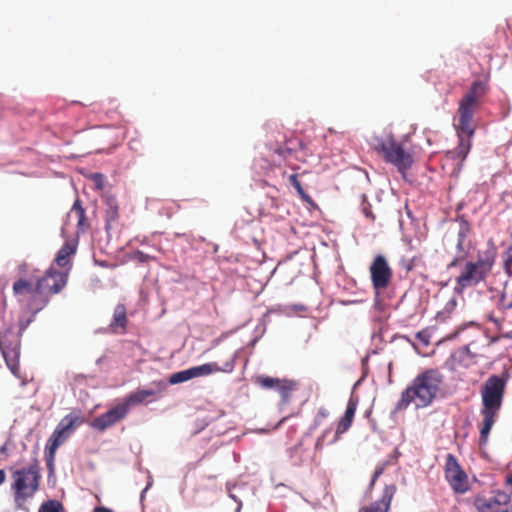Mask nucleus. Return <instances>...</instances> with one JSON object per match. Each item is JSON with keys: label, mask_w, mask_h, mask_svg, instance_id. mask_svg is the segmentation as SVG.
<instances>
[{"label": "nucleus", "mask_w": 512, "mask_h": 512, "mask_svg": "<svg viewBox=\"0 0 512 512\" xmlns=\"http://www.w3.org/2000/svg\"><path fill=\"white\" fill-rule=\"evenodd\" d=\"M469 232H470L469 222L465 219H461L459 221V231L457 234V241L465 242V239L467 238Z\"/></svg>", "instance_id": "30"}, {"label": "nucleus", "mask_w": 512, "mask_h": 512, "mask_svg": "<svg viewBox=\"0 0 512 512\" xmlns=\"http://www.w3.org/2000/svg\"><path fill=\"white\" fill-rule=\"evenodd\" d=\"M72 211H74V212L76 213V215H78V214H82V213H85V210H84V208L82 207V204H81V202H80V200H79V199H77V200L74 202V204H73V206H72Z\"/></svg>", "instance_id": "41"}, {"label": "nucleus", "mask_w": 512, "mask_h": 512, "mask_svg": "<svg viewBox=\"0 0 512 512\" xmlns=\"http://www.w3.org/2000/svg\"><path fill=\"white\" fill-rule=\"evenodd\" d=\"M456 250H457V255L464 254L466 256V251L464 249V242L457 241Z\"/></svg>", "instance_id": "44"}, {"label": "nucleus", "mask_w": 512, "mask_h": 512, "mask_svg": "<svg viewBox=\"0 0 512 512\" xmlns=\"http://www.w3.org/2000/svg\"><path fill=\"white\" fill-rule=\"evenodd\" d=\"M413 397L411 396L409 390L406 388L402 394L401 398L398 400V402L395 405V411H401L408 407V405L413 401Z\"/></svg>", "instance_id": "27"}, {"label": "nucleus", "mask_w": 512, "mask_h": 512, "mask_svg": "<svg viewBox=\"0 0 512 512\" xmlns=\"http://www.w3.org/2000/svg\"><path fill=\"white\" fill-rule=\"evenodd\" d=\"M371 145L378 153H381L384 160L395 165L400 173H405L413 164L412 156L406 153L402 145L396 142L392 135L386 138L374 136Z\"/></svg>", "instance_id": "4"}, {"label": "nucleus", "mask_w": 512, "mask_h": 512, "mask_svg": "<svg viewBox=\"0 0 512 512\" xmlns=\"http://www.w3.org/2000/svg\"><path fill=\"white\" fill-rule=\"evenodd\" d=\"M152 388L149 389H138L133 393H130L126 399L125 404H128V408L132 405L143 403L148 397L154 396L167 388V383L164 381H158L153 383Z\"/></svg>", "instance_id": "14"}, {"label": "nucleus", "mask_w": 512, "mask_h": 512, "mask_svg": "<svg viewBox=\"0 0 512 512\" xmlns=\"http://www.w3.org/2000/svg\"><path fill=\"white\" fill-rule=\"evenodd\" d=\"M383 472V469L382 468H379V469H376L373 473V476H372V479L370 481V487H372L375 483V481L377 480V478L382 474Z\"/></svg>", "instance_id": "43"}, {"label": "nucleus", "mask_w": 512, "mask_h": 512, "mask_svg": "<svg viewBox=\"0 0 512 512\" xmlns=\"http://www.w3.org/2000/svg\"><path fill=\"white\" fill-rule=\"evenodd\" d=\"M40 311V308H36L33 310L32 315L28 318L20 317L19 318V334L21 335L28 326L34 321L35 315Z\"/></svg>", "instance_id": "31"}, {"label": "nucleus", "mask_w": 512, "mask_h": 512, "mask_svg": "<svg viewBox=\"0 0 512 512\" xmlns=\"http://www.w3.org/2000/svg\"><path fill=\"white\" fill-rule=\"evenodd\" d=\"M66 285V275L59 270L50 267L45 275L38 279L36 286L25 279H19L13 284V292L15 296L21 297L23 295H33L35 292L38 294L44 293L49 290L53 294H57Z\"/></svg>", "instance_id": "2"}, {"label": "nucleus", "mask_w": 512, "mask_h": 512, "mask_svg": "<svg viewBox=\"0 0 512 512\" xmlns=\"http://www.w3.org/2000/svg\"><path fill=\"white\" fill-rule=\"evenodd\" d=\"M79 421V413L71 412L60 420L52 434L64 443Z\"/></svg>", "instance_id": "16"}, {"label": "nucleus", "mask_w": 512, "mask_h": 512, "mask_svg": "<svg viewBox=\"0 0 512 512\" xmlns=\"http://www.w3.org/2000/svg\"><path fill=\"white\" fill-rule=\"evenodd\" d=\"M506 484L512 486V472L506 477Z\"/></svg>", "instance_id": "48"}, {"label": "nucleus", "mask_w": 512, "mask_h": 512, "mask_svg": "<svg viewBox=\"0 0 512 512\" xmlns=\"http://www.w3.org/2000/svg\"><path fill=\"white\" fill-rule=\"evenodd\" d=\"M510 495L505 492H498L490 498L477 497L475 507L479 512H512V507L503 508L510 502Z\"/></svg>", "instance_id": "10"}, {"label": "nucleus", "mask_w": 512, "mask_h": 512, "mask_svg": "<svg viewBox=\"0 0 512 512\" xmlns=\"http://www.w3.org/2000/svg\"><path fill=\"white\" fill-rule=\"evenodd\" d=\"M421 341H424L426 344L428 343V341H425L424 340V336H421V338H419Z\"/></svg>", "instance_id": "54"}, {"label": "nucleus", "mask_w": 512, "mask_h": 512, "mask_svg": "<svg viewBox=\"0 0 512 512\" xmlns=\"http://www.w3.org/2000/svg\"><path fill=\"white\" fill-rule=\"evenodd\" d=\"M445 478L456 493L463 494L468 490L467 475L451 453L446 456Z\"/></svg>", "instance_id": "8"}, {"label": "nucleus", "mask_w": 512, "mask_h": 512, "mask_svg": "<svg viewBox=\"0 0 512 512\" xmlns=\"http://www.w3.org/2000/svg\"><path fill=\"white\" fill-rule=\"evenodd\" d=\"M128 410V404H125V402L120 403L100 416L94 418L91 425L99 431H104L119 420L123 419L127 415Z\"/></svg>", "instance_id": "11"}, {"label": "nucleus", "mask_w": 512, "mask_h": 512, "mask_svg": "<svg viewBox=\"0 0 512 512\" xmlns=\"http://www.w3.org/2000/svg\"><path fill=\"white\" fill-rule=\"evenodd\" d=\"M329 416V411L324 408V407H320L318 409V412L313 420V423L311 424V426L309 427L308 429V434H312L313 431H315L318 426H320L322 424V422Z\"/></svg>", "instance_id": "25"}, {"label": "nucleus", "mask_w": 512, "mask_h": 512, "mask_svg": "<svg viewBox=\"0 0 512 512\" xmlns=\"http://www.w3.org/2000/svg\"><path fill=\"white\" fill-rule=\"evenodd\" d=\"M489 248L480 253L475 263L480 266L486 273H490L496 258V247L490 240L488 242Z\"/></svg>", "instance_id": "21"}, {"label": "nucleus", "mask_w": 512, "mask_h": 512, "mask_svg": "<svg viewBox=\"0 0 512 512\" xmlns=\"http://www.w3.org/2000/svg\"><path fill=\"white\" fill-rule=\"evenodd\" d=\"M489 274L486 273L475 262L469 261L465 264L462 273L456 278V286L454 292L461 294L464 289L478 285L484 281Z\"/></svg>", "instance_id": "9"}, {"label": "nucleus", "mask_w": 512, "mask_h": 512, "mask_svg": "<svg viewBox=\"0 0 512 512\" xmlns=\"http://www.w3.org/2000/svg\"><path fill=\"white\" fill-rule=\"evenodd\" d=\"M0 350L2 352L3 358L9 370L17 375L19 370V357H20V348L17 344L12 345L6 344L4 341L0 340Z\"/></svg>", "instance_id": "17"}, {"label": "nucleus", "mask_w": 512, "mask_h": 512, "mask_svg": "<svg viewBox=\"0 0 512 512\" xmlns=\"http://www.w3.org/2000/svg\"><path fill=\"white\" fill-rule=\"evenodd\" d=\"M508 375L504 377L499 375H491L485 381L482 390V409L481 415L483 422L480 429L479 444L480 446L486 445L490 431L495 423V416L498 414L505 393L506 382Z\"/></svg>", "instance_id": "1"}, {"label": "nucleus", "mask_w": 512, "mask_h": 512, "mask_svg": "<svg viewBox=\"0 0 512 512\" xmlns=\"http://www.w3.org/2000/svg\"><path fill=\"white\" fill-rule=\"evenodd\" d=\"M38 512H64V508L58 500H48L40 506Z\"/></svg>", "instance_id": "26"}, {"label": "nucleus", "mask_w": 512, "mask_h": 512, "mask_svg": "<svg viewBox=\"0 0 512 512\" xmlns=\"http://www.w3.org/2000/svg\"><path fill=\"white\" fill-rule=\"evenodd\" d=\"M458 137H459V143L454 151L451 153L453 154V157L457 156L460 158V164L458 167V170L461 169L463 161L466 159L467 155L469 154V151L471 149V137L473 135H468L467 133H463L460 131L458 124L456 125Z\"/></svg>", "instance_id": "20"}, {"label": "nucleus", "mask_w": 512, "mask_h": 512, "mask_svg": "<svg viewBox=\"0 0 512 512\" xmlns=\"http://www.w3.org/2000/svg\"><path fill=\"white\" fill-rule=\"evenodd\" d=\"M103 200L106 206L104 214L105 230L107 233H109V231L112 229L113 224L117 222L119 218V206L117 199L114 195L105 194L103 196Z\"/></svg>", "instance_id": "18"}, {"label": "nucleus", "mask_w": 512, "mask_h": 512, "mask_svg": "<svg viewBox=\"0 0 512 512\" xmlns=\"http://www.w3.org/2000/svg\"><path fill=\"white\" fill-rule=\"evenodd\" d=\"M61 444H63V442L61 440H59L58 437H56L55 435L51 434L50 438L48 439V441L46 443L44 453H50V455L51 454L55 455L58 447Z\"/></svg>", "instance_id": "29"}, {"label": "nucleus", "mask_w": 512, "mask_h": 512, "mask_svg": "<svg viewBox=\"0 0 512 512\" xmlns=\"http://www.w3.org/2000/svg\"><path fill=\"white\" fill-rule=\"evenodd\" d=\"M395 491L396 488L394 485H386L381 500L375 501L371 505L361 508L359 512H387Z\"/></svg>", "instance_id": "19"}, {"label": "nucleus", "mask_w": 512, "mask_h": 512, "mask_svg": "<svg viewBox=\"0 0 512 512\" xmlns=\"http://www.w3.org/2000/svg\"><path fill=\"white\" fill-rule=\"evenodd\" d=\"M91 179H92L96 189H98V190L103 189L104 183H105V177L103 174L98 173V172L93 173L91 175Z\"/></svg>", "instance_id": "33"}, {"label": "nucleus", "mask_w": 512, "mask_h": 512, "mask_svg": "<svg viewBox=\"0 0 512 512\" xmlns=\"http://www.w3.org/2000/svg\"><path fill=\"white\" fill-rule=\"evenodd\" d=\"M363 213H364V215H365L367 218H369V219H371V220H374V219H375V216H374V214H373V213H372V211H371L370 204H368L367 206H364V207H363Z\"/></svg>", "instance_id": "42"}, {"label": "nucleus", "mask_w": 512, "mask_h": 512, "mask_svg": "<svg viewBox=\"0 0 512 512\" xmlns=\"http://www.w3.org/2000/svg\"><path fill=\"white\" fill-rule=\"evenodd\" d=\"M6 451H7L6 445H2L0 447V454H6Z\"/></svg>", "instance_id": "52"}, {"label": "nucleus", "mask_w": 512, "mask_h": 512, "mask_svg": "<svg viewBox=\"0 0 512 512\" xmlns=\"http://www.w3.org/2000/svg\"><path fill=\"white\" fill-rule=\"evenodd\" d=\"M289 181L291 185L296 189L300 196H306L304 189L302 188L301 183L297 179V175L291 174L289 176Z\"/></svg>", "instance_id": "34"}, {"label": "nucleus", "mask_w": 512, "mask_h": 512, "mask_svg": "<svg viewBox=\"0 0 512 512\" xmlns=\"http://www.w3.org/2000/svg\"><path fill=\"white\" fill-rule=\"evenodd\" d=\"M188 380H191V374H190L189 368L172 373L168 378V382H166V383H167V385L168 384L176 385V384L184 383Z\"/></svg>", "instance_id": "24"}, {"label": "nucleus", "mask_w": 512, "mask_h": 512, "mask_svg": "<svg viewBox=\"0 0 512 512\" xmlns=\"http://www.w3.org/2000/svg\"><path fill=\"white\" fill-rule=\"evenodd\" d=\"M44 454H45V461H46L48 473H49V476H51L54 474V470H55V465H54L55 455L54 454L50 455V453H44Z\"/></svg>", "instance_id": "35"}, {"label": "nucleus", "mask_w": 512, "mask_h": 512, "mask_svg": "<svg viewBox=\"0 0 512 512\" xmlns=\"http://www.w3.org/2000/svg\"><path fill=\"white\" fill-rule=\"evenodd\" d=\"M303 452L304 449L301 443L295 445L293 448L290 449L289 454L294 465H300L303 462Z\"/></svg>", "instance_id": "28"}, {"label": "nucleus", "mask_w": 512, "mask_h": 512, "mask_svg": "<svg viewBox=\"0 0 512 512\" xmlns=\"http://www.w3.org/2000/svg\"><path fill=\"white\" fill-rule=\"evenodd\" d=\"M227 489L229 491V497L234 500L236 503H237V508H236V511L235 512H240L241 511V508H242V501L235 495L233 494L231 491H230V486L229 484H227Z\"/></svg>", "instance_id": "39"}, {"label": "nucleus", "mask_w": 512, "mask_h": 512, "mask_svg": "<svg viewBox=\"0 0 512 512\" xmlns=\"http://www.w3.org/2000/svg\"><path fill=\"white\" fill-rule=\"evenodd\" d=\"M503 337L507 339H512V330L504 333Z\"/></svg>", "instance_id": "50"}, {"label": "nucleus", "mask_w": 512, "mask_h": 512, "mask_svg": "<svg viewBox=\"0 0 512 512\" xmlns=\"http://www.w3.org/2000/svg\"><path fill=\"white\" fill-rule=\"evenodd\" d=\"M134 257L135 259H137L139 262L141 263H147L149 262L150 260L154 259V257L140 251V250H137L134 254Z\"/></svg>", "instance_id": "38"}, {"label": "nucleus", "mask_w": 512, "mask_h": 512, "mask_svg": "<svg viewBox=\"0 0 512 512\" xmlns=\"http://www.w3.org/2000/svg\"><path fill=\"white\" fill-rule=\"evenodd\" d=\"M234 369L233 360L225 362L223 367H220L216 362L205 363L199 366L189 368L191 379L197 377L208 376L215 372H231Z\"/></svg>", "instance_id": "15"}, {"label": "nucleus", "mask_w": 512, "mask_h": 512, "mask_svg": "<svg viewBox=\"0 0 512 512\" xmlns=\"http://www.w3.org/2000/svg\"><path fill=\"white\" fill-rule=\"evenodd\" d=\"M502 308H503L504 310H506V309H512V302H509V303H507V304H506V303H503V304H502Z\"/></svg>", "instance_id": "49"}, {"label": "nucleus", "mask_w": 512, "mask_h": 512, "mask_svg": "<svg viewBox=\"0 0 512 512\" xmlns=\"http://www.w3.org/2000/svg\"><path fill=\"white\" fill-rule=\"evenodd\" d=\"M332 431L331 428H327L324 430V432L322 433V435L317 439L316 443H315V449L316 450H320L322 449L323 447V444H324V441L326 440L328 434H330Z\"/></svg>", "instance_id": "37"}, {"label": "nucleus", "mask_w": 512, "mask_h": 512, "mask_svg": "<svg viewBox=\"0 0 512 512\" xmlns=\"http://www.w3.org/2000/svg\"><path fill=\"white\" fill-rule=\"evenodd\" d=\"M127 322L126 309L122 304H118L114 309L113 320L110 324L111 327L120 326L125 327Z\"/></svg>", "instance_id": "23"}, {"label": "nucleus", "mask_w": 512, "mask_h": 512, "mask_svg": "<svg viewBox=\"0 0 512 512\" xmlns=\"http://www.w3.org/2000/svg\"><path fill=\"white\" fill-rule=\"evenodd\" d=\"M465 259V255L464 254H461V255H456L453 260L448 264V268H454V267H457L459 265V263Z\"/></svg>", "instance_id": "40"}, {"label": "nucleus", "mask_w": 512, "mask_h": 512, "mask_svg": "<svg viewBox=\"0 0 512 512\" xmlns=\"http://www.w3.org/2000/svg\"><path fill=\"white\" fill-rule=\"evenodd\" d=\"M485 84L476 80L471 84L469 91L464 95L458 108V127L463 133L474 135L475 127L472 124L474 108L478 98L484 93Z\"/></svg>", "instance_id": "5"}, {"label": "nucleus", "mask_w": 512, "mask_h": 512, "mask_svg": "<svg viewBox=\"0 0 512 512\" xmlns=\"http://www.w3.org/2000/svg\"><path fill=\"white\" fill-rule=\"evenodd\" d=\"M78 221H77V231L84 233L86 230V227L88 226L86 224V215L85 213L78 214L77 215Z\"/></svg>", "instance_id": "36"}, {"label": "nucleus", "mask_w": 512, "mask_h": 512, "mask_svg": "<svg viewBox=\"0 0 512 512\" xmlns=\"http://www.w3.org/2000/svg\"><path fill=\"white\" fill-rule=\"evenodd\" d=\"M94 512H113L111 509L106 508L104 506H99L94 508Z\"/></svg>", "instance_id": "45"}, {"label": "nucleus", "mask_w": 512, "mask_h": 512, "mask_svg": "<svg viewBox=\"0 0 512 512\" xmlns=\"http://www.w3.org/2000/svg\"><path fill=\"white\" fill-rule=\"evenodd\" d=\"M258 382L263 388L274 389L277 391L280 394L283 403L288 402L291 396V392L295 387L294 381L286 379L281 380L279 378H273L269 376L259 377Z\"/></svg>", "instance_id": "12"}, {"label": "nucleus", "mask_w": 512, "mask_h": 512, "mask_svg": "<svg viewBox=\"0 0 512 512\" xmlns=\"http://www.w3.org/2000/svg\"><path fill=\"white\" fill-rule=\"evenodd\" d=\"M369 272L373 289L377 293L390 285L393 272L387 259L382 254H378L374 257L369 267Z\"/></svg>", "instance_id": "7"}, {"label": "nucleus", "mask_w": 512, "mask_h": 512, "mask_svg": "<svg viewBox=\"0 0 512 512\" xmlns=\"http://www.w3.org/2000/svg\"><path fill=\"white\" fill-rule=\"evenodd\" d=\"M5 481V472L0 469V485Z\"/></svg>", "instance_id": "47"}, {"label": "nucleus", "mask_w": 512, "mask_h": 512, "mask_svg": "<svg viewBox=\"0 0 512 512\" xmlns=\"http://www.w3.org/2000/svg\"><path fill=\"white\" fill-rule=\"evenodd\" d=\"M15 502L18 507L29 497L33 496L39 486V467L37 464L22 468L14 473Z\"/></svg>", "instance_id": "6"}, {"label": "nucleus", "mask_w": 512, "mask_h": 512, "mask_svg": "<svg viewBox=\"0 0 512 512\" xmlns=\"http://www.w3.org/2000/svg\"><path fill=\"white\" fill-rule=\"evenodd\" d=\"M442 375L437 369H428L420 373L411 386L407 387L417 407H427L432 403L442 383Z\"/></svg>", "instance_id": "3"}, {"label": "nucleus", "mask_w": 512, "mask_h": 512, "mask_svg": "<svg viewBox=\"0 0 512 512\" xmlns=\"http://www.w3.org/2000/svg\"><path fill=\"white\" fill-rule=\"evenodd\" d=\"M301 198L306 201V202H311V197L309 195L306 194V196H301Z\"/></svg>", "instance_id": "53"}, {"label": "nucleus", "mask_w": 512, "mask_h": 512, "mask_svg": "<svg viewBox=\"0 0 512 512\" xmlns=\"http://www.w3.org/2000/svg\"><path fill=\"white\" fill-rule=\"evenodd\" d=\"M512 245L508 247V249L504 253V269L506 273L510 276H512Z\"/></svg>", "instance_id": "32"}, {"label": "nucleus", "mask_w": 512, "mask_h": 512, "mask_svg": "<svg viewBox=\"0 0 512 512\" xmlns=\"http://www.w3.org/2000/svg\"><path fill=\"white\" fill-rule=\"evenodd\" d=\"M357 405H358V398L351 395V397L347 403L345 413H344L343 417L339 420L336 432H335L334 436L332 437V439H330L328 441V444L336 443L339 439V436L341 434H343L344 432H346L351 427L353 418L355 416V412L357 409Z\"/></svg>", "instance_id": "13"}, {"label": "nucleus", "mask_w": 512, "mask_h": 512, "mask_svg": "<svg viewBox=\"0 0 512 512\" xmlns=\"http://www.w3.org/2000/svg\"><path fill=\"white\" fill-rule=\"evenodd\" d=\"M151 485H152V482H151V481H148V483H147L146 487H145V488L142 490V492H141V499H143V498H144V494H145V493L147 492V490L151 487Z\"/></svg>", "instance_id": "46"}, {"label": "nucleus", "mask_w": 512, "mask_h": 512, "mask_svg": "<svg viewBox=\"0 0 512 512\" xmlns=\"http://www.w3.org/2000/svg\"><path fill=\"white\" fill-rule=\"evenodd\" d=\"M472 325H475V323H474V322H469L468 324H465L463 327H460V328H459V331H462V330H464L467 326H472Z\"/></svg>", "instance_id": "51"}, {"label": "nucleus", "mask_w": 512, "mask_h": 512, "mask_svg": "<svg viewBox=\"0 0 512 512\" xmlns=\"http://www.w3.org/2000/svg\"><path fill=\"white\" fill-rule=\"evenodd\" d=\"M77 245L65 242L56 254L55 262L60 267H65L69 263V256L76 253Z\"/></svg>", "instance_id": "22"}]
</instances>
